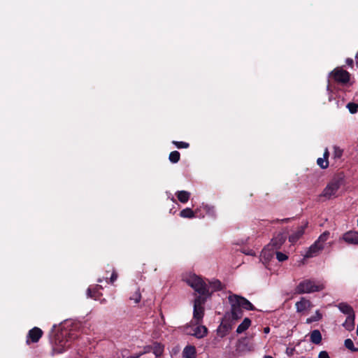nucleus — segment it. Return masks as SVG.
Here are the masks:
<instances>
[{
	"label": "nucleus",
	"instance_id": "8",
	"mask_svg": "<svg viewBox=\"0 0 358 358\" xmlns=\"http://www.w3.org/2000/svg\"><path fill=\"white\" fill-rule=\"evenodd\" d=\"M308 226V222L303 223L302 225L299 226L292 234L289 236V241L292 244L296 243L304 234L305 229Z\"/></svg>",
	"mask_w": 358,
	"mask_h": 358
},
{
	"label": "nucleus",
	"instance_id": "45",
	"mask_svg": "<svg viewBox=\"0 0 358 358\" xmlns=\"http://www.w3.org/2000/svg\"><path fill=\"white\" fill-rule=\"evenodd\" d=\"M98 282H102V280L101 279H99Z\"/></svg>",
	"mask_w": 358,
	"mask_h": 358
},
{
	"label": "nucleus",
	"instance_id": "4",
	"mask_svg": "<svg viewBox=\"0 0 358 358\" xmlns=\"http://www.w3.org/2000/svg\"><path fill=\"white\" fill-rule=\"evenodd\" d=\"M329 76L337 83L341 84L343 86H346L348 84L350 85V73L346 70L343 69L341 67H336L329 73Z\"/></svg>",
	"mask_w": 358,
	"mask_h": 358
},
{
	"label": "nucleus",
	"instance_id": "34",
	"mask_svg": "<svg viewBox=\"0 0 358 358\" xmlns=\"http://www.w3.org/2000/svg\"><path fill=\"white\" fill-rule=\"evenodd\" d=\"M317 164L321 169H327L329 166V161L324 158H318L317 159Z\"/></svg>",
	"mask_w": 358,
	"mask_h": 358
},
{
	"label": "nucleus",
	"instance_id": "33",
	"mask_svg": "<svg viewBox=\"0 0 358 358\" xmlns=\"http://www.w3.org/2000/svg\"><path fill=\"white\" fill-rule=\"evenodd\" d=\"M172 143L178 149L188 148L189 147V143L184 141H173Z\"/></svg>",
	"mask_w": 358,
	"mask_h": 358
},
{
	"label": "nucleus",
	"instance_id": "13",
	"mask_svg": "<svg viewBox=\"0 0 358 358\" xmlns=\"http://www.w3.org/2000/svg\"><path fill=\"white\" fill-rule=\"evenodd\" d=\"M102 286L99 285H95L94 287H89L87 291L88 297L94 300H99L102 296L100 289H102Z\"/></svg>",
	"mask_w": 358,
	"mask_h": 358
},
{
	"label": "nucleus",
	"instance_id": "41",
	"mask_svg": "<svg viewBox=\"0 0 358 358\" xmlns=\"http://www.w3.org/2000/svg\"><path fill=\"white\" fill-rule=\"evenodd\" d=\"M290 218H285L282 220H276V221H273V222H280V223H287L289 221Z\"/></svg>",
	"mask_w": 358,
	"mask_h": 358
},
{
	"label": "nucleus",
	"instance_id": "19",
	"mask_svg": "<svg viewBox=\"0 0 358 358\" xmlns=\"http://www.w3.org/2000/svg\"><path fill=\"white\" fill-rule=\"evenodd\" d=\"M196 348L193 345L186 346L182 352L184 358H196Z\"/></svg>",
	"mask_w": 358,
	"mask_h": 358
},
{
	"label": "nucleus",
	"instance_id": "7",
	"mask_svg": "<svg viewBox=\"0 0 358 358\" xmlns=\"http://www.w3.org/2000/svg\"><path fill=\"white\" fill-rule=\"evenodd\" d=\"M229 302L231 305V317L232 320H238L243 315V311L240 306V303L236 301L233 295H229L228 297Z\"/></svg>",
	"mask_w": 358,
	"mask_h": 358
},
{
	"label": "nucleus",
	"instance_id": "43",
	"mask_svg": "<svg viewBox=\"0 0 358 358\" xmlns=\"http://www.w3.org/2000/svg\"><path fill=\"white\" fill-rule=\"evenodd\" d=\"M269 330H270V329H269V327H266V328L264 329V332H265V333H268V332H269Z\"/></svg>",
	"mask_w": 358,
	"mask_h": 358
},
{
	"label": "nucleus",
	"instance_id": "27",
	"mask_svg": "<svg viewBox=\"0 0 358 358\" xmlns=\"http://www.w3.org/2000/svg\"><path fill=\"white\" fill-rule=\"evenodd\" d=\"M330 236V232L328 231H325L323 232L315 241L318 243L320 245H324V243L328 240Z\"/></svg>",
	"mask_w": 358,
	"mask_h": 358
},
{
	"label": "nucleus",
	"instance_id": "6",
	"mask_svg": "<svg viewBox=\"0 0 358 358\" xmlns=\"http://www.w3.org/2000/svg\"><path fill=\"white\" fill-rule=\"evenodd\" d=\"M206 297L196 296L194 301L193 317L196 320V323H199L204 315L203 304L206 301Z\"/></svg>",
	"mask_w": 358,
	"mask_h": 358
},
{
	"label": "nucleus",
	"instance_id": "44",
	"mask_svg": "<svg viewBox=\"0 0 358 358\" xmlns=\"http://www.w3.org/2000/svg\"><path fill=\"white\" fill-rule=\"evenodd\" d=\"M263 358H273V357L271 355H265V356H264Z\"/></svg>",
	"mask_w": 358,
	"mask_h": 358
},
{
	"label": "nucleus",
	"instance_id": "22",
	"mask_svg": "<svg viewBox=\"0 0 358 358\" xmlns=\"http://www.w3.org/2000/svg\"><path fill=\"white\" fill-rule=\"evenodd\" d=\"M207 332L208 329L205 326H199L195 328L193 335L198 338H201L207 334Z\"/></svg>",
	"mask_w": 358,
	"mask_h": 358
},
{
	"label": "nucleus",
	"instance_id": "10",
	"mask_svg": "<svg viewBox=\"0 0 358 358\" xmlns=\"http://www.w3.org/2000/svg\"><path fill=\"white\" fill-rule=\"evenodd\" d=\"M201 209L197 208L195 211H193L189 208H186L180 212V216L184 218H193L195 217H203L205 215L199 213Z\"/></svg>",
	"mask_w": 358,
	"mask_h": 358
},
{
	"label": "nucleus",
	"instance_id": "35",
	"mask_svg": "<svg viewBox=\"0 0 358 358\" xmlns=\"http://www.w3.org/2000/svg\"><path fill=\"white\" fill-rule=\"evenodd\" d=\"M347 108L352 114L356 113L358 111V104L355 103H348L347 105Z\"/></svg>",
	"mask_w": 358,
	"mask_h": 358
},
{
	"label": "nucleus",
	"instance_id": "11",
	"mask_svg": "<svg viewBox=\"0 0 358 358\" xmlns=\"http://www.w3.org/2000/svg\"><path fill=\"white\" fill-rule=\"evenodd\" d=\"M234 298L236 300V301H238L240 303V306L242 308V309H245L247 310H255V307L253 306L252 303H250L247 299H245L243 296L237 295V294H232Z\"/></svg>",
	"mask_w": 358,
	"mask_h": 358
},
{
	"label": "nucleus",
	"instance_id": "31",
	"mask_svg": "<svg viewBox=\"0 0 358 358\" xmlns=\"http://www.w3.org/2000/svg\"><path fill=\"white\" fill-rule=\"evenodd\" d=\"M343 154V150L339 148L338 146H334V158L340 159Z\"/></svg>",
	"mask_w": 358,
	"mask_h": 358
},
{
	"label": "nucleus",
	"instance_id": "23",
	"mask_svg": "<svg viewBox=\"0 0 358 358\" xmlns=\"http://www.w3.org/2000/svg\"><path fill=\"white\" fill-rule=\"evenodd\" d=\"M355 315L348 316L345 322L343 323V327L348 331H352L355 328Z\"/></svg>",
	"mask_w": 358,
	"mask_h": 358
},
{
	"label": "nucleus",
	"instance_id": "9",
	"mask_svg": "<svg viewBox=\"0 0 358 358\" xmlns=\"http://www.w3.org/2000/svg\"><path fill=\"white\" fill-rule=\"evenodd\" d=\"M43 334V331L38 327H34L30 329L27 336V343H37Z\"/></svg>",
	"mask_w": 358,
	"mask_h": 358
},
{
	"label": "nucleus",
	"instance_id": "32",
	"mask_svg": "<svg viewBox=\"0 0 358 358\" xmlns=\"http://www.w3.org/2000/svg\"><path fill=\"white\" fill-rule=\"evenodd\" d=\"M141 299V294L140 293L139 289H136V291L130 296L129 299L133 300L135 303H138L140 302Z\"/></svg>",
	"mask_w": 358,
	"mask_h": 358
},
{
	"label": "nucleus",
	"instance_id": "5",
	"mask_svg": "<svg viewBox=\"0 0 358 358\" xmlns=\"http://www.w3.org/2000/svg\"><path fill=\"white\" fill-rule=\"evenodd\" d=\"M342 184L343 178L339 176L334 177L324 189L322 196L330 199L336 194Z\"/></svg>",
	"mask_w": 358,
	"mask_h": 358
},
{
	"label": "nucleus",
	"instance_id": "1",
	"mask_svg": "<svg viewBox=\"0 0 358 358\" xmlns=\"http://www.w3.org/2000/svg\"><path fill=\"white\" fill-rule=\"evenodd\" d=\"M287 236L284 233H278L271 241L270 243L265 247L262 253L267 259L271 257L275 250H279L285 242Z\"/></svg>",
	"mask_w": 358,
	"mask_h": 358
},
{
	"label": "nucleus",
	"instance_id": "16",
	"mask_svg": "<svg viewBox=\"0 0 358 358\" xmlns=\"http://www.w3.org/2000/svg\"><path fill=\"white\" fill-rule=\"evenodd\" d=\"M199 209H201V212L199 213H204L213 218L216 217V211L214 206L208 205V204H202Z\"/></svg>",
	"mask_w": 358,
	"mask_h": 358
},
{
	"label": "nucleus",
	"instance_id": "15",
	"mask_svg": "<svg viewBox=\"0 0 358 358\" xmlns=\"http://www.w3.org/2000/svg\"><path fill=\"white\" fill-rule=\"evenodd\" d=\"M343 240L349 244H358V231H348L343 234Z\"/></svg>",
	"mask_w": 358,
	"mask_h": 358
},
{
	"label": "nucleus",
	"instance_id": "3",
	"mask_svg": "<svg viewBox=\"0 0 358 358\" xmlns=\"http://www.w3.org/2000/svg\"><path fill=\"white\" fill-rule=\"evenodd\" d=\"M324 289L323 284L313 280L306 279L299 283L295 291L297 294L312 293L320 292Z\"/></svg>",
	"mask_w": 358,
	"mask_h": 358
},
{
	"label": "nucleus",
	"instance_id": "14",
	"mask_svg": "<svg viewBox=\"0 0 358 358\" xmlns=\"http://www.w3.org/2000/svg\"><path fill=\"white\" fill-rule=\"evenodd\" d=\"M233 324L231 322H222L217 329L219 336L224 337L227 335L232 329Z\"/></svg>",
	"mask_w": 358,
	"mask_h": 358
},
{
	"label": "nucleus",
	"instance_id": "40",
	"mask_svg": "<svg viewBox=\"0 0 358 358\" xmlns=\"http://www.w3.org/2000/svg\"><path fill=\"white\" fill-rule=\"evenodd\" d=\"M329 156V152L328 149L326 148L324 150V152L323 154V158L325 159L326 160H328Z\"/></svg>",
	"mask_w": 358,
	"mask_h": 358
},
{
	"label": "nucleus",
	"instance_id": "12",
	"mask_svg": "<svg viewBox=\"0 0 358 358\" xmlns=\"http://www.w3.org/2000/svg\"><path fill=\"white\" fill-rule=\"evenodd\" d=\"M324 248V245H320L318 243L315 242L313 245H311L308 249L306 255H304L305 258H310L317 256L319 252Z\"/></svg>",
	"mask_w": 358,
	"mask_h": 358
},
{
	"label": "nucleus",
	"instance_id": "42",
	"mask_svg": "<svg viewBox=\"0 0 358 358\" xmlns=\"http://www.w3.org/2000/svg\"><path fill=\"white\" fill-rule=\"evenodd\" d=\"M294 348H292V349H289V348H287V353L289 355H292V353H293V351H294Z\"/></svg>",
	"mask_w": 358,
	"mask_h": 358
},
{
	"label": "nucleus",
	"instance_id": "30",
	"mask_svg": "<svg viewBox=\"0 0 358 358\" xmlns=\"http://www.w3.org/2000/svg\"><path fill=\"white\" fill-rule=\"evenodd\" d=\"M345 347L352 352H357L358 349L355 348L354 343L350 338H347L344 342Z\"/></svg>",
	"mask_w": 358,
	"mask_h": 358
},
{
	"label": "nucleus",
	"instance_id": "37",
	"mask_svg": "<svg viewBox=\"0 0 358 358\" xmlns=\"http://www.w3.org/2000/svg\"><path fill=\"white\" fill-rule=\"evenodd\" d=\"M117 277H118V275H117L116 271L114 268H113V272H112L110 278L108 279L106 277V282L108 283H110V284H113L115 282V281L117 280Z\"/></svg>",
	"mask_w": 358,
	"mask_h": 358
},
{
	"label": "nucleus",
	"instance_id": "29",
	"mask_svg": "<svg viewBox=\"0 0 358 358\" xmlns=\"http://www.w3.org/2000/svg\"><path fill=\"white\" fill-rule=\"evenodd\" d=\"M322 314L320 313L319 310H317L315 312V314L314 315H312L311 317L307 318L306 323L310 324L313 322H317L322 319Z\"/></svg>",
	"mask_w": 358,
	"mask_h": 358
},
{
	"label": "nucleus",
	"instance_id": "26",
	"mask_svg": "<svg viewBox=\"0 0 358 358\" xmlns=\"http://www.w3.org/2000/svg\"><path fill=\"white\" fill-rule=\"evenodd\" d=\"M209 284H210V287L212 288L211 292H210L211 294L213 292L222 289V285L221 282L218 280H214L212 282H209Z\"/></svg>",
	"mask_w": 358,
	"mask_h": 358
},
{
	"label": "nucleus",
	"instance_id": "18",
	"mask_svg": "<svg viewBox=\"0 0 358 358\" xmlns=\"http://www.w3.org/2000/svg\"><path fill=\"white\" fill-rule=\"evenodd\" d=\"M322 340V334L318 329H315L310 332V341L315 344L319 345L321 343Z\"/></svg>",
	"mask_w": 358,
	"mask_h": 358
},
{
	"label": "nucleus",
	"instance_id": "2",
	"mask_svg": "<svg viewBox=\"0 0 358 358\" xmlns=\"http://www.w3.org/2000/svg\"><path fill=\"white\" fill-rule=\"evenodd\" d=\"M187 282L199 294V296L207 299L211 296L208 285L200 277L195 275L190 276Z\"/></svg>",
	"mask_w": 358,
	"mask_h": 358
},
{
	"label": "nucleus",
	"instance_id": "39",
	"mask_svg": "<svg viewBox=\"0 0 358 358\" xmlns=\"http://www.w3.org/2000/svg\"><path fill=\"white\" fill-rule=\"evenodd\" d=\"M346 64L350 67H353L354 60L351 58H348L345 61Z\"/></svg>",
	"mask_w": 358,
	"mask_h": 358
},
{
	"label": "nucleus",
	"instance_id": "20",
	"mask_svg": "<svg viewBox=\"0 0 358 358\" xmlns=\"http://www.w3.org/2000/svg\"><path fill=\"white\" fill-rule=\"evenodd\" d=\"M190 195V192L185 190L178 191L176 193V196H177L178 199L182 203H185L189 201Z\"/></svg>",
	"mask_w": 358,
	"mask_h": 358
},
{
	"label": "nucleus",
	"instance_id": "17",
	"mask_svg": "<svg viewBox=\"0 0 358 358\" xmlns=\"http://www.w3.org/2000/svg\"><path fill=\"white\" fill-rule=\"evenodd\" d=\"M338 308L341 312H342L345 315H348V316L355 315L352 307L346 303H339Z\"/></svg>",
	"mask_w": 358,
	"mask_h": 358
},
{
	"label": "nucleus",
	"instance_id": "38",
	"mask_svg": "<svg viewBox=\"0 0 358 358\" xmlns=\"http://www.w3.org/2000/svg\"><path fill=\"white\" fill-rule=\"evenodd\" d=\"M318 358H330L328 352L327 351H321L319 353Z\"/></svg>",
	"mask_w": 358,
	"mask_h": 358
},
{
	"label": "nucleus",
	"instance_id": "28",
	"mask_svg": "<svg viewBox=\"0 0 358 358\" xmlns=\"http://www.w3.org/2000/svg\"><path fill=\"white\" fill-rule=\"evenodd\" d=\"M164 352V346L159 343H154L153 353L156 357H159Z\"/></svg>",
	"mask_w": 358,
	"mask_h": 358
},
{
	"label": "nucleus",
	"instance_id": "36",
	"mask_svg": "<svg viewBox=\"0 0 358 358\" xmlns=\"http://www.w3.org/2000/svg\"><path fill=\"white\" fill-rule=\"evenodd\" d=\"M274 253L276 255V258L279 262H284L285 260L288 259V256L281 252H278L277 250H275Z\"/></svg>",
	"mask_w": 358,
	"mask_h": 358
},
{
	"label": "nucleus",
	"instance_id": "46",
	"mask_svg": "<svg viewBox=\"0 0 358 358\" xmlns=\"http://www.w3.org/2000/svg\"><path fill=\"white\" fill-rule=\"evenodd\" d=\"M357 226H358V219H357Z\"/></svg>",
	"mask_w": 358,
	"mask_h": 358
},
{
	"label": "nucleus",
	"instance_id": "21",
	"mask_svg": "<svg viewBox=\"0 0 358 358\" xmlns=\"http://www.w3.org/2000/svg\"><path fill=\"white\" fill-rule=\"evenodd\" d=\"M251 325V320L245 317L243 321L238 326L236 329L237 334H242L246 331Z\"/></svg>",
	"mask_w": 358,
	"mask_h": 358
},
{
	"label": "nucleus",
	"instance_id": "25",
	"mask_svg": "<svg viewBox=\"0 0 358 358\" xmlns=\"http://www.w3.org/2000/svg\"><path fill=\"white\" fill-rule=\"evenodd\" d=\"M180 154L178 151H176V150L172 151L169 154V159L173 164L178 163L180 161Z\"/></svg>",
	"mask_w": 358,
	"mask_h": 358
},
{
	"label": "nucleus",
	"instance_id": "24",
	"mask_svg": "<svg viewBox=\"0 0 358 358\" xmlns=\"http://www.w3.org/2000/svg\"><path fill=\"white\" fill-rule=\"evenodd\" d=\"M310 305L308 300L301 299L300 301L296 302V308L298 312H302L306 310Z\"/></svg>",
	"mask_w": 358,
	"mask_h": 358
}]
</instances>
